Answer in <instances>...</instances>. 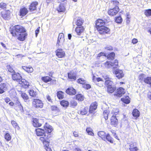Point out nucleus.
<instances>
[{"label": "nucleus", "mask_w": 151, "mask_h": 151, "mask_svg": "<svg viewBox=\"0 0 151 151\" xmlns=\"http://www.w3.org/2000/svg\"><path fill=\"white\" fill-rule=\"evenodd\" d=\"M86 131L87 133L91 136H93L94 135V134L93 132V129L90 127L87 128L86 129Z\"/></svg>", "instance_id": "29"}, {"label": "nucleus", "mask_w": 151, "mask_h": 151, "mask_svg": "<svg viewBox=\"0 0 151 151\" xmlns=\"http://www.w3.org/2000/svg\"><path fill=\"white\" fill-rule=\"evenodd\" d=\"M7 68L9 71L11 73H13L14 72V70L10 65L7 66Z\"/></svg>", "instance_id": "50"}, {"label": "nucleus", "mask_w": 151, "mask_h": 151, "mask_svg": "<svg viewBox=\"0 0 151 151\" xmlns=\"http://www.w3.org/2000/svg\"><path fill=\"white\" fill-rule=\"evenodd\" d=\"M68 76L69 79H72L74 80H76V78L75 74L72 72L68 73Z\"/></svg>", "instance_id": "26"}, {"label": "nucleus", "mask_w": 151, "mask_h": 151, "mask_svg": "<svg viewBox=\"0 0 151 151\" xmlns=\"http://www.w3.org/2000/svg\"><path fill=\"white\" fill-rule=\"evenodd\" d=\"M107 91L108 92L110 93H112L115 90L116 88L114 86H107Z\"/></svg>", "instance_id": "28"}, {"label": "nucleus", "mask_w": 151, "mask_h": 151, "mask_svg": "<svg viewBox=\"0 0 151 151\" xmlns=\"http://www.w3.org/2000/svg\"><path fill=\"white\" fill-rule=\"evenodd\" d=\"M33 106L37 108H42L43 105L42 101L38 99H34L32 101Z\"/></svg>", "instance_id": "5"}, {"label": "nucleus", "mask_w": 151, "mask_h": 151, "mask_svg": "<svg viewBox=\"0 0 151 151\" xmlns=\"http://www.w3.org/2000/svg\"><path fill=\"white\" fill-rule=\"evenodd\" d=\"M116 22L117 23H120L122 22V19L121 17H117L115 20Z\"/></svg>", "instance_id": "49"}, {"label": "nucleus", "mask_w": 151, "mask_h": 151, "mask_svg": "<svg viewBox=\"0 0 151 151\" xmlns=\"http://www.w3.org/2000/svg\"><path fill=\"white\" fill-rule=\"evenodd\" d=\"M93 81L96 85L99 86H102L104 83V81L101 78H97L94 76L93 77Z\"/></svg>", "instance_id": "7"}, {"label": "nucleus", "mask_w": 151, "mask_h": 151, "mask_svg": "<svg viewBox=\"0 0 151 151\" xmlns=\"http://www.w3.org/2000/svg\"><path fill=\"white\" fill-rule=\"evenodd\" d=\"M118 121L115 116H112L111 119V124L115 126L117 124Z\"/></svg>", "instance_id": "23"}, {"label": "nucleus", "mask_w": 151, "mask_h": 151, "mask_svg": "<svg viewBox=\"0 0 151 151\" xmlns=\"http://www.w3.org/2000/svg\"><path fill=\"white\" fill-rule=\"evenodd\" d=\"M84 28L83 27H77L75 29V31L78 35H80L84 31Z\"/></svg>", "instance_id": "19"}, {"label": "nucleus", "mask_w": 151, "mask_h": 151, "mask_svg": "<svg viewBox=\"0 0 151 151\" xmlns=\"http://www.w3.org/2000/svg\"><path fill=\"white\" fill-rule=\"evenodd\" d=\"M28 11L27 8L24 7L20 9L19 11V15L23 17L25 16L28 13Z\"/></svg>", "instance_id": "18"}, {"label": "nucleus", "mask_w": 151, "mask_h": 151, "mask_svg": "<svg viewBox=\"0 0 151 151\" xmlns=\"http://www.w3.org/2000/svg\"><path fill=\"white\" fill-rule=\"evenodd\" d=\"M19 83L22 86H24L26 88H28L29 85V83L24 79H22L20 81H19Z\"/></svg>", "instance_id": "17"}, {"label": "nucleus", "mask_w": 151, "mask_h": 151, "mask_svg": "<svg viewBox=\"0 0 151 151\" xmlns=\"http://www.w3.org/2000/svg\"><path fill=\"white\" fill-rule=\"evenodd\" d=\"M115 55L114 53L111 52L108 55L107 57L109 59L113 60L114 59Z\"/></svg>", "instance_id": "42"}, {"label": "nucleus", "mask_w": 151, "mask_h": 151, "mask_svg": "<svg viewBox=\"0 0 151 151\" xmlns=\"http://www.w3.org/2000/svg\"><path fill=\"white\" fill-rule=\"evenodd\" d=\"M97 106V103L96 102L93 103L91 104L89 110V112L91 113H92L96 110Z\"/></svg>", "instance_id": "14"}, {"label": "nucleus", "mask_w": 151, "mask_h": 151, "mask_svg": "<svg viewBox=\"0 0 151 151\" xmlns=\"http://www.w3.org/2000/svg\"><path fill=\"white\" fill-rule=\"evenodd\" d=\"M0 88L4 90V91L5 92L6 90L5 88V84L4 83H1L0 85Z\"/></svg>", "instance_id": "52"}, {"label": "nucleus", "mask_w": 151, "mask_h": 151, "mask_svg": "<svg viewBox=\"0 0 151 151\" xmlns=\"http://www.w3.org/2000/svg\"><path fill=\"white\" fill-rule=\"evenodd\" d=\"M83 22V21L81 18H78L76 21V24L78 26L81 25Z\"/></svg>", "instance_id": "34"}, {"label": "nucleus", "mask_w": 151, "mask_h": 151, "mask_svg": "<svg viewBox=\"0 0 151 151\" xmlns=\"http://www.w3.org/2000/svg\"><path fill=\"white\" fill-rule=\"evenodd\" d=\"M118 62L117 60H115L114 62L110 61H107L104 63L105 67L109 68L113 67V68L115 69L116 66L118 65Z\"/></svg>", "instance_id": "4"}, {"label": "nucleus", "mask_w": 151, "mask_h": 151, "mask_svg": "<svg viewBox=\"0 0 151 151\" xmlns=\"http://www.w3.org/2000/svg\"><path fill=\"white\" fill-rule=\"evenodd\" d=\"M78 83L83 84V87L87 89L91 88L90 85L86 83V81L83 78H79L77 80Z\"/></svg>", "instance_id": "9"}, {"label": "nucleus", "mask_w": 151, "mask_h": 151, "mask_svg": "<svg viewBox=\"0 0 151 151\" xmlns=\"http://www.w3.org/2000/svg\"><path fill=\"white\" fill-rule=\"evenodd\" d=\"M17 107L19 109L18 110L20 111L21 112H23V107L21 104L17 106Z\"/></svg>", "instance_id": "56"}, {"label": "nucleus", "mask_w": 151, "mask_h": 151, "mask_svg": "<svg viewBox=\"0 0 151 151\" xmlns=\"http://www.w3.org/2000/svg\"><path fill=\"white\" fill-rule=\"evenodd\" d=\"M6 4L4 3H1L0 4V7L2 9H4L6 8Z\"/></svg>", "instance_id": "51"}, {"label": "nucleus", "mask_w": 151, "mask_h": 151, "mask_svg": "<svg viewBox=\"0 0 151 151\" xmlns=\"http://www.w3.org/2000/svg\"><path fill=\"white\" fill-rule=\"evenodd\" d=\"M4 100L6 103H8L10 101V99L7 97L5 98Z\"/></svg>", "instance_id": "59"}, {"label": "nucleus", "mask_w": 151, "mask_h": 151, "mask_svg": "<svg viewBox=\"0 0 151 151\" xmlns=\"http://www.w3.org/2000/svg\"><path fill=\"white\" fill-rule=\"evenodd\" d=\"M70 105L71 107L74 108L77 106V103L76 101L73 100L70 102Z\"/></svg>", "instance_id": "37"}, {"label": "nucleus", "mask_w": 151, "mask_h": 151, "mask_svg": "<svg viewBox=\"0 0 151 151\" xmlns=\"http://www.w3.org/2000/svg\"><path fill=\"white\" fill-rule=\"evenodd\" d=\"M106 56V55H105V54L103 52H100V53H99L98 56H97V58H99L101 56Z\"/></svg>", "instance_id": "57"}, {"label": "nucleus", "mask_w": 151, "mask_h": 151, "mask_svg": "<svg viewBox=\"0 0 151 151\" xmlns=\"http://www.w3.org/2000/svg\"><path fill=\"white\" fill-rule=\"evenodd\" d=\"M144 82L147 84H151V77H148L144 79Z\"/></svg>", "instance_id": "39"}, {"label": "nucleus", "mask_w": 151, "mask_h": 151, "mask_svg": "<svg viewBox=\"0 0 151 151\" xmlns=\"http://www.w3.org/2000/svg\"><path fill=\"white\" fill-rule=\"evenodd\" d=\"M65 5L62 3L59 6V7L58 8L57 10L59 12H64L65 10Z\"/></svg>", "instance_id": "25"}, {"label": "nucleus", "mask_w": 151, "mask_h": 151, "mask_svg": "<svg viewBox=\"0 0 151 151\" xmlns=\"http://www.w3.org/2000/svg\"><path fill=\"white\" fill-rule=\"evenodd\" d=\"M29 94L31 96L35 97L37 95L36 92H35L33 90H30L29 91Z\"/></svg>", "instance_id": "44"}, {"label": "nucleus", "mask_w": 151, "mask_h": 151, "mask_svg": "<svg viewBox=\"0 0 151 151\" xmlns=\"http://www.w3.org/2000/svg\"><path fill=\"white\" fill-rule=\"evenodd\" d=\"M11 123L13 127L15 129L19 130L20 128L19 127L18 125L16 122L14 121H12L11 122Z\"/></svg>", "instance_id": "41"}, {"label": "nucleus", "mask_w": 151, "mask_h": 151, "mask_svg": "<svg viewBox=\"0 0 151 151\" xmlns=\"http://www.w3.org/2000/svg\"><path fill=\"white\" fill-rule=\"evenodd\" d=\"M125 93V90L123 88L120 87L117 90V92L114 94L115 96L121 97Z\"/></svg>", "instance_id": "10"}, {"label": "nucleus", "mask_w": 151, "mask_h": 151, "mask_svg": "<svg viewBox=\"0 0 151 151\" xmlns=\"http://www.w3.org/2000/svg\"><path fill=\"white\" fill-rule=\"evenodd\" d=\"M51 110L52 111H56L58 110V108L55 106H52L51 107Z\"/></svg>", "instance_id": "60"}, {"label": "nucleus", "mask_w": 151, "mask_h": 151, "mask_svg": "<svg viewBox=\"0 0 151 151\" xmlns=\"http://www.w3.org/2000/svg\"><path fill=\"white\" fill-rule=\"evenodd\" d=\"M84 96L82 95L78 94L76 96V99L80 101H82L84 100Z\"/></svg>", "instance_id": "36"}, {"label": "nucleus", "mask_w": 151, "mask_h": 151, "mask_svg": "<svg viewBox=\"0 0 151 151\" xmlns=\"http://www.w3.org/2000/svg\"><path fill=\"white\" fill-rule=\"evenodd\" d=\"M133 116L136 117H137L139 116V112L137 109H134L132 113Z\"/></svg>", "instance_id": "33"}, {"label": "nucleus", "mask_w": 151, "mask_h": 151, "mask_svg": "<svg viewBox=\"0 0 151 151\" xmlns=\"http://www.w3.org/2000/svg\"><path fill=\"white\" fill-rule=\"evenodd\" d=\"M60 104L63 107L67 108L69 105V102L66 101L62 100L60 102Z\"/></svg>", "instance_id": "31"}, {"label": "nucleus", "mask_w": 151, "mask_h": 151, "mask_svg": "<svg viewBox=\"0 0 151 151\" xmlns=\"http://www.w3.org/2000/svg\"><path fill=\"white\" fill-rule=\"evenodd\" d=\"M119 11V8L118 6H116L113 8L109 10L108 12V14L111 16L116 15Z\"/></svg>", "instance_id": "8"}, {"label": "nucleus", "mask_w": 151, "mask_h": 151, "mask_svg": "<svg viewBox=\"0 0 151 151\" xmlns=\"http://www.w3.org/2000/svg\"><path fill=\"white\" fill-rule=\"evenodd\" d=\"M137 42H138V41H137V39H135V38L133 39L132 41V42L133 44H136V43H137Z\"/></svg>", "instance_id": "62"}, {"label": "nucleus", "mask_w": 151, "mask_h": 151, "mask_svg": "<svg viewBox=\"0 0 151 151\" xmlns=\"http://www.w3.org/2000/svg\"><path fill=\"white\" fill-rule=\"evenodd\" d=\"M105 49L107 50H113V47L110 45H107L105 47Z\"/></svg>", "instance_id": "54"}, {"label": "nucleus", "mask_w": 151, "mask_h": 151, "mask_svg": "<svg viewBox=\"0 0 151 151\" xmlns=\"http://www.w3.org/2000/svg\"><path fill=\"white\" fill-rule=\"evenodd\" d=\"M21 96L24 100H27L29 99V97L27 95L24 93H22L21 94Z\"/></svg>", "instance_id": "46"}, {"label": "nucleus", "mask_w": 151, "mask_h": 151, "mask_svg": "<svg viewBox=\"0 0 151 151\" xmlns=\"http://www.w3.org/2000/svg\"><path fill=\"white\" fill-rule=\"evenodd\" d=\"M66 92L70 95H74L76 93V90L73 87L68 88L66 91Z\"/></svg>", "instance_id": "16"}, {"label": "nucleus", "mask_w": 151, "mask_h": 151, "mask_svg": "<svg viewBox=\"0 0 151 151\" xmlns=\"http://www.w3.org/2000/svg\"><path fill=\"white\" fill-rule=\"evenodd\" d=\"M73 135L75 137H78V133L77 132H73Z\"/></svg>", "instance_id": "63"}, {"label": "nucleus", "mask_w": 151, "mask_h": 151, "mask_svg": "<svg viewBox=\"0 0 151 151\" xmlns=\"http://www.w3.org/2000/svg\"><path fill=\"white\" fill-rule=\"evenodd\" d=\"M10 14L9 11H4L1 13V17L4 19H6L9 17Z\"/></svg>", "instance_id": "22"}, {"label": "nucleus", "mask_w": 151, "mask_h": 151, "mask_svg": "<svg viewBox=\"0 0 151 151\" xmlns=\"http://www.w3.org/2000/svg\"><path fill=\"white\" fill-rule=\"evenodd\" d=\"M25 29L23 27L18 25L15 26L14 29L10 31V32L13 36L17 38L21 41H23L27 35L25 33Z\"/></svg>", "instance_id": "2"}, {"label": "nucleus", "mask_w": 151, "mask_h": 151, "mask_svg": "<svg viewBox=\"0 0 151 151\" xmlns=\"http://www.w3.org/2000/svg\"><path fill=\"white\" fill-rule=\"evenodd\" d=\"M22 68L28 73H32L33 71V69L31 66H22Z\"/></svg>", "instance_id": "20"}, {"label": "nucleus", "mask_w": 151, "mask_h": 151, "mask_svg": "<svg viewBox=\"0 0 151 151\" xmlns=\"http://www.w3.org/2000/svg\"><path fill=\"white\" fill-rule=\"evenodd\" d=\"M105 22L101 19H98L96 20V26L97 30L100 34L105 35L109 34V29L104 26Z\"/></svg>", "instance_id": "3"}, {"label": "nucleus", "mask_w": 151, "mask_h": 151, "mask_svg": "<svg viewBox=\"0 0 151 151\" xmlns=\"http://www.w3.org/2000/svg\"><path fill=\"white\" fill-rule=\"evenodd\" d=\"M5 139L7 141H9L11 139V137L9 134L7 133L5 135Z\"/></svg>", "instance_id": "48"}, {"label": "nucleus", "mask_w": 151, "mask_h": 151, "mask_svg": "<svg viewBox=\"0 0 151 151\" xmlns=\"http://www.w3.org/2000/svg\"><path fill=\"white\" fill-rule=\"evenodd\" d=\"M38 3L37 2H33L29 6V9L30 11L35 10L36 9V6L37 5Z\"/></svg>", "instance_id": "21"}, {"label": "nucleus", "mask_w": 151, "mask_h": 151, "mask_svg": "<svg viewBox=\"0 0 151 151\" xmlns=\"http://www.w3.org/2000/svg\"><path fill=\"white\" fill-rule=\"evenodd\" d=\"M40 29V27H39L35 31V35L36 37H37V35L39 32Z\"/></svg>", "instance_id": "58"}, {"label": "nucleus", "mask_w": 151, "mask_h": 151, "mask_svg": "<svg viewBox=\"0 0 151 151\" xmlns=\"http://www.w3.org/2000/svg\"><path fill=\"white\" fill-rule=\"evenodd\" d=\"M56 55L59 58H62L65 56V53L63 50L61 49H58L55 52Z\"/></svg>", "instance_id": "12"}, {"label": "nucleus", "mask_w": 151, "mask_h": 151, "mask_svg": "<svg viewBox=\"0 0 151 151\" xmlns=\"http://www.w3.org/2000/svg\"><path fill=\"white\" fill-rule=\"evenodd\" d=\"M129 97L128 96H127L124 97L122 98L121 100L124 103L128 104L130 102V100L129 99Z\"/></svg>", "instance_id": "32"}, {"label": "nucleus", "mask_w": 151, "mask_h": 151, "mask_svg": "<svg viewBox=\"0 0 151 151\" xmlns=\"http://www.w3.org/2000/svg\"><path fill=\"white\" fill-rule=\"evenodd\" d=\"M98 136L100 137L103 140H105V136L106 133L104 131H101L98 132Z\"/></svg>", "instance_id": "24"}, {"label": "nucleus", "mask_w": 151, "mask_h": 151, "mask_svg": "<svg viewBox=\"0 0 151 151\" xmlns=\"http://www.w3.org/2000/svg\"><path fill=\"white\" fill-rule=\"evenodd\" d=\"M33 125L35 127H40L42 124L40 123V120L37 118H33L32 119Z\"/></svg>", "instance_id": "13"}, {"label": "nucleus", "mask_w": 151, "mask_h": 151, "mask_svg": "<svg viewBox=\"0 0 151 151\" xmlns=\"http://www.w3.org/2000/svg\"><path fill=\"white\" fill-rule=\"evenodd\" d=\"M111 3L114 5L116 6L117 5H118L119 3L118 1L115 0H112L111 1Z\"/></svg>", "instance_id": "53"}, {"label": "nucleus", "mask_w": 151, "mask_h": 151, "mask_svg": "<svg viewBox=\"0 0 151 151\" xmlns=\"http://www.w3.org/2000/svg\"><path fill=\"white\" fill-rule=\"evenodd\" d=\"M111 132L112 133L113 136H114V137L116 139H117L118 137L116 135V133L114 132V131H111Z\"/></svg>", "instance_id": "61"}, {"label": "nucleus", "mask_w": 151, "mask_h": 151, "mask_svg": "<svg viewBox=\"0 0 151 151\" xmlns=\"http://www.w3.org/2000/svg\"><path fill=\"white\" fill-rule=\"evenodd\" d=\"M119 112V109L117 108H114L111 111V113L113 115H116Z\"/></svg>", "instance_id": "45"}, {"label": "nucleus", "mask_w": 151, "mask_h": 151, "mask_svg": "<svg viewBox=\"0 0 151 151\" xmlns=\"http://www.w3.org/2000/svg\"><path fill=\"white\" fill-rule=\"evenodd\" d=\"M105 138V139H106L110 143H113V139L112 138L109 134H107L106 135Z\"/></svg>", "instance_id": "30"}, {"label": "nucleus", "mask_w": 151, "mask_h": 151, "mask_svg": "<svg viewBox=\"0 0 151 151\" xmlns=\"http://www.w3.org/2000/svg\"><path fill=\"white\" fill-rule=\"evenodd\" d=\"M12 78L13 80H16L19 82V81H20V80L22 79V77L20 74L18 73H14L12 75Z\"/></svg>", "instance_id": "15"}, {"label": "nucleus", "mask_w": 151, "mask_h": 151, "mask_svg": "<svg viewBox=\"0 0 151 151\" xmlns=\"http://www.w3.org/2000/svg\"><path fill=\"white\" fill-rule=\"evenodd\" d=\"M64 34L62 33L59 34L58 38L57 45H60L63 44L64 42Z\"/></svg>", "instance_id": "11"}, {"label": "nucleus", "mask_w": 151, "mask_h": 151, "mask_svg": "<svg viewBox=\"0 0 151 151\" xmlns=\"http://www.w3.org/2000/svg\"><path fill=\"white\" fill-rule=\"evenodd\" d=\"M145 14L146 16L151 15V9H148L145 11Z\"/></svg>", "instance_id": "47"}, {"label": "nucleus", "mask_w": 151, "mask_h": 151, "mask_svg": "<svg viewBox=\"0 0 151 151\" xmlns=\"http://www.w3.org/2000/svg\"><path fill=\"white\" fill-rule=\"evenodd\" d=\"M46 144H47V143L45 142V144H44V147L46 151H52L50 148L48 146L49 145V141L48 145H47Z\"/></svg>", "instance_id": "43"}, {"label": "nucleus", "mask_w": 151, "mask_h": 151, "mask_svg": "<svg viewBox=\"0 0 151 151\" xmlns=\"http://www.w3.org/2000/svg\"><path fill=\"white\" fill-rule=\"evenodd\" d=\"M47 99L49 102H52V101L50 96L48 95L47 96Z\"/></svg>", "instance_id": "64"}, {"label": "nucleus", "mask_w": 151, "mask_h": 151, "mask_svg": "<svg viewBox=\"0 0 151 151\" xmlns=\"http://www.w3.org/2000/svg\"><path fill=\"white\" fill-rule=\"evenodd\" d=\"M113 73L119 79L122 78L124 76L123 71L118 69H114L113 70Z\"/></svg>", "instance_id": "6"}, {"label": "nucleus", "mask_w": 151, "mask_h": 151, "mask_svg": "<svg viewBox=\"0 0 151 151\" xmlns=\"http://www.w3.org/2000/svg\"><path fill=\"white\" fill-rule=\"evenodd\" d=\"M130 151H137L138 149L137 147H135L134 148H129Z\"/></svg>", "instance_id": "55"}, {"label": "nucleus", "mask_w": 151, "mask_h": 151, "mask_svg": "<svg viewBox=\"0 0 151 151\" xmlns=\"http://www.w3.org/2000/svg\"><path fill=\"white\" fill-rule=\"evenodd\" d=\"M42 80L45 82H47L51 81L52 78L48 76L43 77L42 78Z\"/></svg>", "instance_id": "35"}, {"label": "nucleus", "mask_w": 151, "mask_h": 151, "mask_svg": "<svg viewBox=\"0 0 151 151\" xmlns=\"http://www.w3.org/2000/svg\"><path fill=\"white\" fill-rule=\"evenodd\" d=\"M57 96L59 99H62L64 97V93L61 91H58L57 93Z\"/></svg>", "instance_id": "27"}, {"label": "nucleus", "mask_w": 151, "mask_h": 151, "mask_svg": "<svg viewBox=\"0 0 151 151\" xmlns=\"http://www.w3.org/2000/svg\"><path fill=\"white\" fill-rule=\"evenodd\" d=\"M109 112V111L107 110H105L104 112L103 115L104 118L106 120H107L108 119Z\"/></svg>", "instance_id": "40"}, {"label": "nucleus", "mask_w": 151, "mask_h": 151, "mask_svg": "<svg viewBox=\"0 0 151 151\" xmlns=\"http://www.w3.org/2000/svg\"><path fill=\"white\" fill-rule=\"evenodd\" d=\"M88 110V109L87 107H86L82 109H81L80 112V114L83 115L86 114Z\"/></svg>", "instance_id": "38"}, {"label": "nucleus", "mask_w": 151, "mask_h": 151, "mask_svg": "<svg viewBox=\"0 0 151 151\" xmlns=\"http://www.w3.org/2000/svg\"><path fill=\"white\" fill-rule=\"evenodd\" d=\"M44 129L37 128L36 129L37 135L40 136V139L43 144L46 142V144L48 145L49 139L48 138L47 133H50L53 130L51 126L48 124L46 123L44 126Z\"/></svg>", "instance_id": "1"}]
</instances>
